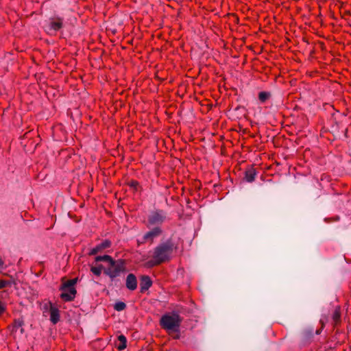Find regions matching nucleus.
I'll return each mask as SVG.
<instances>
[{"label": "nucleus", "mask_w": 351, "mask_h": 351, "mask_svg": "<svg viewBox=\"0 0 351 351\" xmlns=\"http://www.w3.org/2000/svg\"><path fill=\"white\" fill-rule=\"evenodd\" d=\"M136 184H137V182H132V186H136Z\"/></svg>", "instance_id": "a878e982"}, {"label": "nucleus", "mask_w": 351, "mask_h": 351, "mask_svg": "<svg viewBox=\"0 0 351 351\" xmlns=\"http://www.w3.org/2000/svg\"><path fill=\"white\" fill-rule=\"evenodd\" d=\"M118 341H119V345L117 346V348L119 350H124L127 346V339L123 335H120L118 337Z\"/></svg>", "instance_id": "ddd939ff"}, {"label": "nucleus", "mask_w": 351, "mask_h": 351, "mask_svg": "<svg viewBox=\"0 0 351 351\" xmlns=\"http://www.w3.org/2000/svg\"><path fill=\"white\" fill-rule=\"evenodd\" d=\"M12 284H15L14 280H0V289L5 288L6 287H10Z\"/></svg>", "instance_id": "f3484780"}, {"label": "nucleus", "mask_w": 351, "mask_h": 351, "mask_svg": "<svg viewBox=\"0 0 351 351\" xmlns=\"http://www.w3.org/2000/svg\"><path fill=\"white\" fill-rule=\"evenodd\" d=\"M167 214L162 210L152 211L148 216L147 226L151 228L152 226H160L166 219Z\"/></svg>", "instance_id": "20e7f679"}, {"label": "nucleus", "mask_w": 351, "mask_h": 351, "mask_svg": "<svg viewBox=\"0 0 351 351\" xmlns=\"http://www.w3.org/2000/svg\"><path fill=\"white\" fill-rule=\"evenodd\" d=\"M341 314L338 309H336L332 315V319L335 322H337L340 320Z\"/></svg>", "instance_id": "6ab92c4d"}, {"label": "nucleus", "mask_w": 351, "mask_h": 351, "mask_svg": "<svg viewBox=\"0 0 351 351\" xmlns=\"http://www.w3.org/2000/svg\"><path fill=\"white\" fill-rule=\"evenodd\" d=\"M126 307V304L123 302H117L114 305V308L117 311H123Z\"/></svg>", "instance_id": "dca6fc26"}, {"label": "nucleus", "mask_w": 351, "mask_h": 351, "mask_svg": "<svg viewBox=\"0 0 351 351\" xmlns=\"http://www.w3.org/2000/svg\"><path fill=\"white\" fill-rule=\"evenodd\" d=\"M162 234V230L160 226H156L147 232L143 237L144 241L153 242V241Z\"/></svg>", "instance_id": "0eeeda50"}, {"label": "nucleus", "mask_w": 351, "mask_h": 351, "mask_svg": "<svg viewBox=\"0 0 351 351\" xmlns=\"http://www.w3.org/2000/svg\"><path fill=\"white\" fill-rule=\"evenodd\" d=\"M270 97L271 93L269 92L262 91L258 93V99L262 103L265 102Z\"/></svg>", "instance_id": "4468645a"}, {"label": "nucleus", "mask_w": 351, "mask_h": 351, "mask_svg": "<svg viewBox=\"0 0 351 351\" xmlns=\"http://www.w3.org/2000/svg\"><path fill=\"white\" fill-rule=\"evenodd\" d=\"M60 320L59 311L57 308H55L51 305L50 307V321L53 324H56Z\"/></svg>", "instance_id": "9b49d317"}, {"label": "nucleus", "mask_w": 351, "mask_h": 351, "mask_svg": "<svg viewBox=\"0 0 351 351\" xmlns=\"http://www.w3.org/2000/svg\"><path fill=\"white\" fill-rule=\"evenodd\" d=\"M125 270V262L122 259H118L117 261L112 260L109 263V266L104 271V273L108 276L111 280H113L116 277L120 276L121 272Z\"/></svg>", "instance_id": "7ed1b4c3"}, {"label": "nucleus", "mask_w": 351, "mask_h": 351, "mask_svg": "<svg viewBox=\"0 0 351 351\" xmlns=\"http://www.w3.org/2000/svg\"><path fill=\"white\" fill-rule=\"evenodd\" d=\"M23 325V321L21 319L14 320V327L16 329Z\"/></svg>", "instance_id": "412c9836"}, {"label": "nucleus", "mask_w": 351, "mask_h": 351, "mask_svg": "<svg viewBox=\"0 0 351 351\" xmlns=\"http://www.w3.org/2000/svg\"><path fill=\"white\" fill-rule=\"evenodd\" d=\"M125 287L130 291H134L137 287V279L134 274H129L125 280Z\"/></svg>", "instance_id": "6e6552de"}, {"label": "nucleus", "mask_w": 351, "mask_h": 351, "mask_svg": "<svg viewBox=\"0 0 351 351\" xmlns=\"http://www.w3.org/2000/svg\"><path fill=\"white\" fill-rule=\"evenodd\" d=\"M152 285V280L148 276H142L140 278L141 292L145 293Z\"/></svg>", "instance_id": "1a4fd4ad"}, {"label": "nucleus", "mask_w": 351, "mask_h": 351, "mask_svg": "<svg viewBox=\"0 0 351 351\" xmlns=\"http://www.w3.org/2000/svg\"><path fill=\"white\" fill-rule=\"evenodd\" d=\"M101 269H102L101 265H100L99 267H91V271L97 276H99L101 274Z\"/></svg>", "instance_id": "a211bd4d"}, {"label": "nucleus", "mask_w": 351, "mask_h": 351, "mask_svg": "<svg viewBox=\"0 0 351 351\" xmlns=\"http://www.w3.org/2000/svg\"><path fill=\"white\" fill-rule=\"evenodd\" d=\"M3 261L0 258V267H3Z\"/></svg>", "instance_id": "b1692460"}, {"label": "nucleus", "mask_w": 351, "mask_h": 351, "mask_svg": "<svg viewBox=\"0 0 351 351\" xmlns=\"http://www.w3.org/2000/svg\"><path fill=\"white\" fill-rule=\"evenodd\" d=\"M174 249L175 245L171 239H168L165 242L160 243L154 250L152 265H157L168 261Z\"/></svg>", "instance_id": "f257e3e1"}, {"label": "nucleus", "mask_w": 351, "mask_h": 351, "mask_svg": "<svg viewBox=\"0 0 351 351\" xmlns=\"http://www.w3.org/2000/svg\"><path fill=\"white\" fill-rule=\"evenodd\" d=\"M174 338L175 339H179L180 338V335H176Z\"/></svg>", "instance_id": "393cba45"}, {"label": "nucleus", "mask_w": 351, "mask_h": 351, "mask_svg": "<svg viewBox=\"0 0 351 351\" xmlns=\"http://www.w3.org/2000/svg\"><path fill=\"white\" fill-rule=\"evenodd\" d=\"M112 260V257L108 255L97 256L95 257L96 262L106 261L109 263Z\"/></svg>", "instance_id": "2eb2a0df"}, {"label": "nucleus", "mask_w": 351, "mask_h": 351, "mask_svg": "<svg viewBox=\"0 0 351 351\" xmlns=\"http://www.w3.org/2000/svg\"><path fill=\"white\" fill-rule=\"evenodd\" d=\"M60 290L62 291L60 298L66 302L72 301L77 293V291L75 287H70L65 282L62 285Z\"/></svg>", "instance_id": "39448f33"}, {"label": "nucleus", "mask_w": 351, "mask_h": 351, "mask_svg": "<svg viewBox=\"0 0 351 351\" xmlns=\"http://www.w3.org/2000/svg\"><path fill=\"white\" fill-rule=\"evenodd\" d=\"M110 245H111V242L110 241L105 240L103 242H101V243L96 245L95 247H93L91 250L90 254L95 255V254H97L98 252H101L104 249L109 247L110 246Z\"/></svg>", "instance_id": "9d476101"}, {"label": "nucleus", "mask_w": 351, "mask_h": 351, "mask_svg": "<svg viewBox=\"0 0 351 351\" xmlns=\"http://www.w3.org/2000/svg\"><path fill=\"white\" fill-rule=\"evenodd\" d=\"M302 335H303L304 337H305L306 338H309V337H311L313 335V330L311 329V330H304L302 332Z\"/></svg>", "instance_id": "4be33fe9"}, {"label": "nucleus", "mask_w": 351, "mask_h": 351, "mask_svg": "<svg viewBox=\"0 0 351 351\" xmlns=\"http://www.w3.org/2000/svg\"><path fill=\"white\" fill-rule=\"evenodd\" d=\"M182 321L178 313L165 314L160 318V324L162 328L168 331L179 332V328Z\"/></svg>", "instance_id": "f03ea898"}, {"label": "nucleus", "mask_w": 351, "mask_h": 351, "mask_svg": "<svg viewBox=\"0 0 351 351\" xmlns=\"http://www.w3.org/2000/svg\"><path fill=\"white\" fill-rule=\"evenodd\" d=\"M256 176V171L254 168H249L245 172V179L248 182H252L254 180Z\"/></svg>", "instance_id": "f8f14e48"}, {"label": "nucleus", "mask_w": 351, "mask_h": 351, "mask_svg": "<svg viewBox=\"0 0 351 351\" xmlns=\"http://www.w3.org/2000/svg\"><path fill=\"white\" fill-rule=\"evenodd\" d=\"M62 19L61 18L51 19L46 25V31L49 34L57 32L62 27Z\"/></svg>", "instance_id": "423d86ee"}, {"label": "nucleus", "mask_w": 351, "mask_h": 351, "mask_svg": "<svg viewBox=\"0 0 351 351\" xmlns=\"http://www.w3.org/2000/svg\"><path fill=\"white\" fill-rule=\"evenodd\" d=\"M78 279L77 278L67 280L65 282L67 285H69L70 287H74L75 285L77 283Z\"/></svg>", "instance_id": "aec40b11"}, {"label": "nucleus", "mask_w": 351, "mask_h": 351, "mask_svg": "<svg viewBox=\"0 0 351 351\" xmlns=\"http://www.w3.org/2000/svg\"><path fill=\"white\" fill-rule=\"evenodd\" d=\"M5 306L3 303L0 301V315H1L5 311Z\"/></svg>", "instance_id": "5701e85b"}]
</instances>
